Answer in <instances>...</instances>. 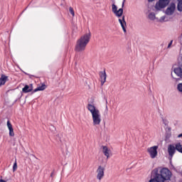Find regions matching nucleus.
Listing matches in <instances>:
<instances>
[{
    "label": "nucleus",
    "mask_w": 182,
    "mask_h": 182,
    "mask_svg": "<svg viewBox=\"0 0 182 182\" xmlns=\"http://www.w3.org/2000/svg\"><path fill=\"white\" fill-rule=\"evenodd\" d=\"M50 177H53V172L50 173Z\"/></svg>",
    "instance_id": "c85d7f7f"
},
{
    "label": "nucleus",
    "mask_w": 182,
    "mask_h": 182,
    "mask_svg": "<svg viewBox=\"0 0 182 182\" xmlns=\"http://www.w3.org/2000/svg\"><path fill=\"white\" fill-rule=\"evenodd\" d=\"M119 22L122 28V31L124 33L127 32L126 28H127V23H126V20L124 19V16H122V18H119Z\"/></svg>",
    "instance_id": "1a4fd4ad"
},
{
    "label": "nucleus",
    "mask_w": 182,
    "mask_h": 182,
    "mask_svg": "<svg viewBox=\"0 0 182 182\" xmlns=\"http://www.w3.org/2000/svg\"><path fill=\"white\" fill-rule=\"evenodd\" d=\"M69 11H70V13L71 14V15H72L73 16H75V11L73 10V8L70 7V8H69Z\"/></svg>",
    "instance_id": "4be33fe9"
},
{
    "label": "nucleus",
    "mask_w": 182,
    "mask_h": 182,
    "mask_svg": "<svg viewBox=\"0 0 182 182\" xmlns=\"http://www.w3.org/2000/svg\"><path fill=\"white\" fill-rule=\"evenodd\" d=\"M163 123H164V124H165L166 126H167V124H168V122L167 119H163Z\"/></svg>",
    "instance_id": "393cba45"
},
{
    "label": "nucleus",
    "mask_w": 182,
    "mask_h": 182,
    "mask_svg": "<svg viewBox=\"0 0 182 182\" xmlns=\"http://www.w3.org/2000/svg\"><path fill=\"white\" fill-rule=\"evenodd\" d=\"M87 109L91 114L93 126H100L102 123V114H100L99 109L92 104H88Z\"/></svg>",
    "instance_id": "f03ea898"
},
{
    "label": "nucleus",
    "mask_w": 182,
    "mask_h": 182,
    "mask_svg": "<svg viewBox=\"0 0 182 182\" xmlns=\"http://www.w3.org/2000/svg\"><path fill=\"white\" fill-rule=\"evenodd\" d=\"M168 152L170 157H173L176 153V146H174V145H169L168 146Z\"/></svg>",
    "instance_id": "f8f14e48"
},
{
    "label": "nucleus",
    "mask_w": 182,
    "mask_h": 182,
    "mask_svg": "<svg viewBox=\"0 0 182 182\" xmlns=\"http://www.w3.org/2000/svg\"><path fill=\"white\" fill-rule=\"evenodd\" d=\"M177 4V10L178 12H182V0H176Z\"/></svg>",
    "instance_id": "aec40b11"
},
{
    "label": "nucleus",
    "mask_w": 182,
    "mask_h": 182,
    "mask_svg": "<svg viewBox=\"0 0 182 182\" xmlns=\"http://www.w3.org/2000/svg\"><path fill=\"white\" fill-rule=\"evenodd\" d=\"M149 1V2H153V1H154V0H148Z\"/></svg>",
    "instance_id": "c756f323"
},
{
    "label": "nucleus",
    "mask_w": 182,
    "mask_h": 182,
    "mask_svg": "<svg viewBox=\"0 0 182 182\" xmlns=\"http://www.w3.org/2000/svg\"><path fill=\"white\" fill-rule=\"evenodd\" d=\"M105 177V167L100 166L97 169V179L99 181H102V178Z\"/></svg>",
    "instance_id": "6e6552de"
},
{
    "label": "nucleus",
    "mask_w": 182,
    "mask_h": 182,
    "mask_svg": "<svg viewBox=\"0 0 182 182\" xmlns=\"http://www.w3.org/2000/svg\"><path fill=\"white\" fill-rule=\"evenodd\" d=\"M6 82H8V76L1 75V77H0V86H4Z\"/></svg>",
    "instance_id": "4468645a"
},
{
    "label": "nucleus",
    "mask_w": 182,
    "mask_h": 182,
    "mask_svg": "<svg viewBox=\"0 0 182 182\" xmlns=\"http://www.w3.org/2000/svg\"><path fill=\"white\" fill-rule=\"evenodd\" d=\"M149 182H159V181H157L155 178H153L150 179Z\"/></svg>",
    "instance_id": "a878e982"
},
{
    "label": "nucleus",
    "mask_w": 182,
    "mask_h": 182,
    "mask_svg": "<svg viewBox=\"0 0 182 182\" xmlns=\"http://www.w3.org/2000/svg\"><path fill=\"white\" fill-rule=\"evenodd\" d=\"M90 38H92V33L90 31L82 36L77 41L75 46L76 52H83L85 50L87 43L90 42Z\"/></svg>",
    "instance_id": "7ed1b4c3"
},
{
    "label": "nucleus",
    "mask_w": 182,
    "mask_h": 182,
    "mask_svg": "<svg viewBox=\"0 0 182 182\" xmlns=\"http://www.w3.org/2000/svg\"><path fill=\"white\" fill-rule=\"evenodd\" d=\"M156 21L157 22H161V23L167 22L168 21V18H167V16H163L160 18H156Z\"/></svg>",
    "instance_id": "6ab92c4d"
},
{
    "label": "nucleus",
    "mask_w": 182,
    "mask_h": 182,
    "mask_svg": "<svg viewBox=\"0 0 182 182\" xmlns=\"http://www.w3.org/2000/svg\"><path fill=\"white\" fill-rule=\"evenodd\" d=\"M100 80H101V85H102V86H103L105 85V83L106 82V78H107L106 72L101 71L100 73Z\"/></svg>",
    "instance_id": "9b49d317"
},
{
    "label": "nucleus",
    "mask_w": 182,
    "mask_h": 182,
    "mask_svg": "<svg viewBox=\"0 0 182 182\" xmlns=\"http://www.w3.org/2000/svg\"><path fill=\"white\" fill-rule=\"evenodd\" d=\"M168 4H170V0H159L155 5V9L156 11H161L168 6Z\"/></svg>",
    "instance_id": "39448f33"
},
{
    "label": "nucleus",
    "mask_w": 182,
    "mask_h": 182,
    "mask_svg": "<svg viewBox=\"0 0 182 182\" xmlns=\"http://www.w3.org/2000/svg\"><path fill=\"white\" fill-rule=\"evenodd\" d=\"M7 127L9 130V136L11 137H14V136H15V132H14V128L12 127V124L9 121H7Z\"/></svg>",
    "instance_id": "ddd939ff"
},
{
    "label": "nucleus",
    "mask_w": 182,
    "mask_h": 182,
    "mask_svg": "<svg viewBox=\"0 0 182 182\" xmlns=\"http://www.w3.org/2000/svg\"><path fill=\"white\" fill-rule=\"evenodd\" d=\"M176 12V3L171 2L169 5H168L165 14L168 16H171L172 15H174V13Z\"/></svg>",
    "instance_id": "423d86ee"
},
{
    "label": "nucleus",
    "mask_w": 182,
    "mask_h": 182,
    "mask_svg": "<svg viewBox=\"0 0 182 182\" xmlns=\"http://www.w3.org/2000/svg\"><path fill=\"white\" fill-rule=\"evenodd\" d=\"M17 168H18V165L16 164V162H15L13 166V171H16Z\"/></svg>",
    "instance_id": "b1692460"
},
{
    "label": "nucleus",
    "mask_w": 182,
    "mask_h": 182,
    "mask_svg": "<svg viewBox=\"0 0 182 182\" xmlns=\"http://www.w3.org/2000/svg\"><path fill=\"white\" fill-rule=\"evenodd\" d=\"M174 73L177 75L179 77H182V68H176L173 70Z\"/></svg>",
    "instance_id": "dca6fc26"
},
{
    "label": "nucleus",
    "mask_w": 182,
    "mask_h": 182,
    "mask_svg": "<svg viewBox=\"0 0 182 182\" xmlns=\"http://www.w3.org/2000/svg\"><path fill=\"white\" fill-rule=\"evenodd\" d=\"M171 45H173V41H171V42L168 45V48H171Z\"/></svg>",
    "instance_id": "bb28decb"
},
{
    "label": "nucleus",
    "mask_w": 182,
    "mask_h": 182,
    "mask_svg": "<svg viewBox=\"0 0 182 182\" xmlns=\"http://www.w3.org/2000/svg\"><path fill=\"white\" fill-rule=\"evenodd\" d=\"M158 149V146H151L147 149V153H149L151 159H156L157 157V154H159L157 152Z\"/></svg>",
    "instance_id": "0eeeda50"
},
{
    "label": "nucleus",
    "mask_w": 182,
    "mask_h": 182,
    "mask_svg": "<svg viewBox=\"0 0 182 182\" xmlns=\"http://www.w3.org/2000/svg\"><path fill=\"white\" fill-rule=\"evenodd\" d=\"M102 153L105 154L107 159H109V157H110V154H112V151L110 149L107 148V146H102Z\"/></svg>",
    "instance_id": "9d476101"
},
{
    "label": "nucleus",
    "mask_w": 182,
    "mask_h": 182,
    "mask_svg": "<svg viewBox=\"0 0 182 182\" xmlns=\"http://www.w3.org/2000/svg\"><path fill=\"white\" fill-rule=\"evenodd\" d=\"M106 109L108 110L107 105L106 106Z\"/></svg>",
    "instance_id": "7c9ffc66"
},
{
    "label": "nucleus",
    "mask_w": 182,
    "mask_h": 182,
    "mask_svg": "<svg viewBox=\"0 0 182 182\" xmlns=\"http://www.w3.org/2000/svg\"><path fill=\"white\" fill-rule=\"evenodd\" d=\"M45 89H46V85L42 84L41 86H38L37 88H36V89L33 90V93H35V92H36L45 90Z\"/></svg>",
    "instance_id": "f3484780"
},
{
    "label": "nucleus",
    "mask_w": 182,
    "mask_h": 182,
    "mask_svg": "<svg viewBox=\"0 0 182 182\" xmlns=\"http://www.w3.org/2000/svg\"><path fill=\"white\" fill-rule=\"evenodd\" d=\"M175 149L176 150H177V151H179V153L182 154V144L180 143H178L176 144L175 146Z\"/></svg>",
    "instance_id": "412c9836"
},
{
    "label": "nucleus",
    "mask_w": 182,
    "mask_h": 182,
    "mask_svg": "<svg viewBox=\"0 0 182 182\" xmlns=\"http://www.w3.org/2000/svg\"><path fill=\"white\" fill-rule=\"evenodd\" d=\"M106 103H107V100H106Z\"/></svg>",
    "instance_id": "2f4dec72"
},
{
    "label": "nucleus",
    "mask_w": 182,
    "mask_h": 182,
    "mask_svg": "<svg viewBox=\"0 0 182 182\" xmlns=\"http://www.w3.org/2000/svg\"><path fill=\"white\" fill-rule=\"evenodd\" d=\"M125 1L126 0H124L122 8L119 9V10H117V6H116V4H112V11L113 12V14H115V16H117V18H120L123 16V8L124 6Z\"/></svg>",
    "instance_id": "20e7f679"
},
{
    "label": "nucleus",
    "mask_w": 182,
    "mask_h": 182,
    "mask_svg": "<svg viewBox=\"0 0 182 182\" xmlns=\"http://www.w3.org/2000/svg\"><path fill=\"white\" fill-rule=\"evenodd\" d=\"M155 174L154 178L158 182H164L171 178V171L167 168H158L154 170Z\"/></svg>",
    "instance_id": "f257e3e1"
},
{
    "label": "nucleus",
    "mask_w": 182,
    "mask_h": 182,
    "mask_svg": "<svg viewBox=\"0 0 182 182\" xmlns=\"http://www.w3.org/2000/svg\"><path fill=\"white\" fill-rule=\"evenodd\" d=\"M177 89L179 92H182V83L178 85Z\"/></svg>",
    "instance_id": "5701e85b"
},
{
    "label": "nucleus",
    "mask_w": 182,
    "mask_h": 182,
    "mask_svg": "<svg viewBox=\"0 0 182 182\" xmlns=\"http://www.w3.org/2000/svg\"><path fill=\"white\" fill-rule=\"evenodd\" d=\"M33 87H32V85L31 86L29 85H25V87L22 89V92L23 93H29V92H32Z\"/></svg>",
    "instance_id": "2eb2a0df"
},
{
    "label": "nucleus",
    "mask_w": 182,
    "mask_h": 182,
    "mask_svg": "<svg viewBox=\"0 0 182 182\" xmlns=\"http://www.w3.org/2000/svg\"><path fill=\"white\" fill-rule=\"evenodd\" d=\"M148 18L150 19V21H156V19H158V17H156V14L153 12L149 14Z\"/></svg>",
    "instance_id": "a211bd4d"
},
{
    "label": "nucleus",
    "mask_w": 182,
    "mask_h": 182,
    "mask_svg": "<svg viewBox=\"0 0 182 182\" xmlns=\"http://www.w3.org/2000/svg\"><path fill=\"white\" fill-rule=\"evenodd\" d=\"M0 182H6V181L4 179H0Z\"/></svg>",
    "instance_id": "cd10ccee"
}]
</instances>
